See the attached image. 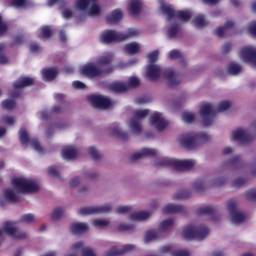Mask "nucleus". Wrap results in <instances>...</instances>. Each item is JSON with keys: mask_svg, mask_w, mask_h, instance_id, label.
Here are the masks:
<instances>
[{"mask_svg": "<svg viewBox=\"0 0 256 256\" xmlns=\"http://www.w3.org/2000/svg\"><path fill=\"white\" fill-rule=\"evenodd\" d=\"M111 63H113V54L99 56L96 64L95 62L84 64L80 69V73L84 77H87V79L107 77V75H111V73L115 71V68L111 66Z\"/></svg>", "mask_w": 256, "mask_h": 256, "instance_id": "f257e3e1", "label": "nucleus"}, {"mask_svg": "<svg viewBox=\"0 0 256 256\" xmlns=\"http://www.w3.org/2000/svg\"><path fill=\"white\" fill-rule=\"evenodd\" d=\"M141 30L135 28H128L126 32H117L115 30H104L100 36V41L104 45L111 43H120L121 41H127V39H133V37H139Z\"/></svg>", "mask_w": 256, "mask_h": 256, "instance_id": "f03ea898", "label": "nucleus"}, {"mask_svg": "<svg viewBox=\"0 0 256 256\" xmlns=\"http://www.w3.org/2000/svg\"><path fill=\"white\" fill-rule=\"evenodd\" d=\"M209 135L206 132H186L179 137V143L185 149H195L199 143H207Z\"/></svg>", "mask_w": 256, "mask_h": 256, "instance_id": "7ed1b4c3", "label": "nucleus"}, {"mask_svg": "<svg viewBox=\"0 0 256 256\" xmlns=\"http://www.w3.org/2000/svg\"><path fill=\"white\" fill-rule=\"evenodd\" d=\"M154 167H173L175 171H189V169H193V167H195V160L161 158L154 163Z\"/></svg>", "mask_w": 256, "mask_h": 256, "instance_id": "20e7f679", "label": "nucleus"}, {"mask_svg": "<svg viewBox=\"0 0 256 256\" xmlns=\"http://www.w3.org/2000/svg\"><path fill=\"white\" fill-rule=\"evenodd\" d=\"M160 9L164 15L167 16V21H172V19H180L182 23H187L191 21V12L188 10H178L175 11V8L171 4L161 3Z\"/></svg>", "mask_w": 256, "mask_h": 256, "instance_id": "39448f33", "label": "nucleus"}, {"mask_svg": "<svg viewBox=\"0 0 256 256\" xmlns=\"http://www.w3.org/2000/svg\"><path fill=\"white\" fill-rule=\"evenodd\" d=\"M12 186L18 193H37L39 191V184L23 177L12 179Z\"/></svg>", "mask_w": 256, "mask_h": 256, "instance_id": "423d86ee", "label": "nucleus"}, {"mask_svg": "<svg viewBox=\"0 0 256 256\" xmlns=\"http://www.w3.org/2000/svg\"><path fill=\"white\" fill-rule=\"evenodd\" d=\"M209 235V228L205 225L186 226L183 230V237L186 241H191V239L203 240Z\"/></svg>", "mask_w": 256, "mask_h": 256, "instance_id": "0eeeda50", "label": "nucleus"}, {"mask_svg": "<svg viewBox=\"0 0 256 256\" xmlns=\"http://www.w3.org/2000/svg\"><path fill=\"white\" fill-rule=\"evenodd\" d=\"M96 1L97 0H77L74 5L76 9L82 13H85V11L89 9L90 17H95V15H99V13H101V7L95 3Z\"/></svg>", "mask_w": 256, "mask_h": 256, "instance_id": "6e6552de", "label": "nucleus"}, {"mask_svg": "<svg viewBox=\"0 0 256 256\" xmlns=\"http://www.w3.org/2000/svg\"><path fill=\"white\" fill-rule=\"evenodd\" d=\"M149 115V110H135L134 117L130 120V129L135 135H140L143 128L141 127V119H145Z\"/></svg>", "mask_w": 256, "mask_h": 256, "instance_id": "1a4fd4ad", "label": "nucleus"}, {"mask_svg": "<svg viewBox=\"0 0 256 256\" xmlns=\"http://www.w3.org/2000/svg\"><path fill=\"white\" fill-rule=\"evenodd\" d=\"M199 115L203 120L204 127H209L213 125L217 112L210 103H206L200 107Z\"/></svg>", "mask_w": 256, "mask_h": 256, "instance_id": "9d476101", "label": "nucleus"}, {"mask_svg": "<svg viewBox=\"0 0 256 256\" xmlns=\"http://www.w3.org/2000/svg\"><path fill=\"white\" fill-rule=\"evenodd\" d=\"M19 141L22 146L30 142L31 147H33L34 151H37V153H43V151H45L43 146L39 143V140L35 138L29 139V133H27L25 128L19 130Z\"/></svg>", "mask_w": 256, "mask_h": 256, "instance_id": "9b49d317", "label": "nucleus"}, {"mask_svg": "<svg viewBox=\"0 0 256 256\" xmlns=\"http://www.w3.org/2000/svg\"><path fill=\"white\" fill-rule=\"evenodd\" d=\"M228 212L231 215L232 223H243L245 221V215L237 211V199L231 198L227 203Z\"/></svg>", "mask_w": 256, "mask_h": 256, "instance_id": "f8f14e48", "label": "nucleus"}, {"mask_svg": "<svg viewBox=\"0 0 256 256\" xmlns=\"http://www.w3.org/2000/svg\"><path fill=\"white\" fill-rule=\"evenodd\" d=\"M111 211V206L103 205V206H88L82 207L78 210V215H82L85 217L87 215H99L101 213H109Z\"/></svg>", "mask_w": 256, "mask_h": 256, "instance_id": "ddd939ff", "label": "nucleus"}, {"mask_svg": "<svg viewBox=\"0 0 256 256\" xmlns=\"http://www.w3.org/2000/svg\"><path fill=\"white\" fill-rule=\"evenodd\" d=\"M89 101L96 109H109V107H113V102L107 96L92 95L89 97Z\"/></svg>", "mask_w": 256, "mask_h": 256, "instance_id": "4468645a", "label": "nucleus"}, {"mask_svg": "<svg viewBox=\"0 0 256 256\" xmlns=\"http://www.w3.org/2000/svg\"><path fill=\"white\" fill-rule=\"evenodd\" d=\"M240 57L244 63H251L252 67H256V48L253 46H244L240 50Z\"/></svg>", "mask_w": 256, "mask_h": 256, "instance_id": "2eb2a0df", "label": "nucleus"}, {"mask_svg": "<svg viewBox=\"0 0 256 256\" xmlns=\"http://www.w3.org/2000/svg\"><path fill=\"white\" fill-rule=\"evenodd\" d=\"M232 141H239L242 145H247L255 139V135L249 134V130L238 129L234 131L231 135Z\"/></svg>", "mask_w": 256, "mask_h": 256, "instance_id": "dca6fc26", "label": "nucleus"}, {"mask_svg": "<svg viewBox=\"0 0 256 256\" xmlns=\"http://www.w3.org/2000/svg\"><path fill=\"white\" fill-rule=\"evenodd\" d=\"M149 121L151 125H154L157 131H164L167 128V125H169V122H167L166 119L163 118V114H161L160 112H154L150 116Z\"/></svg>", "mask_w": 256, "mask_h": 256, "instance_id": "f3484780", "label": "nucleus"}, {"mask_svg": "<svg viewBox=\"0 0 256 256\" xmlns=\"http://www.w3.org/2000/svg\"><path fill=\"white\" fill-rule=\"evenodd\" d=\"M3 232L8 237H14V239H27V233L17 232V227L13 226V223H11L10 221H6L4 223Z\"/></svg>", "mask_w": 256, "mask_h": 256, "instance_id": "a211bd4d", "label": "nucleus"}, {"mask_svg": "<svg viewBox=\"0 0 256 256\" xmlns=\"http://www.w3.org/2000/svg\"><path fill=\"white\" fill-rule=\"evenodd\" d=\"M63 94H56L55 99L56 101H59L58 105H55L51 109V113H55L56 115L59 113H65L67 109H69V102L64 100Z\"/></svg>", "mask_w": 256, "mask_h": 256, "instance_id": "6ab92c4d", "label": "nucleus"}, {"mask_svg": "<svg viewBox=\"0 0 256 256\" xmlns=\"http://www.w3.org/2000/svg\"><path fill=\"white\" fill-rule=\"evenodd\" d=\"M162 75L164 79H167L169 87H177L181 83L179 76L171 69L164 70Z\"/></svg>", "mask_w": 256, "mask_h": 256, "instance_id": "aec40b11", "label": "nucleus"}, {"mask_svg": "<svg viewBox=\"0 0 256 256\" xmlns=\"http://www.w3.org/2000/svg\"><path fill=\"white\" fill-rule=\"evenodd\" d=\"M196 213L199 216L208 215V217H210V221H219V216H217L215 207H213V205L200 207Z\"/></svg>", "mask_w": 256, "mask_h": 256, "instance_id": "412c9836", "label": "nucleus"}, {"mask_svg": "<svg viewBox=\"0 0 256 256\" xmlns=\"http://www.w3.org/2000/svg\"><path fill=\"white\" fill-rule=\"evenodd\" d=\"M134 249L135 245L133 244H125L122 249H117V247L113 246L106 252V256L124 255V253H129V251H133Z\"/></svg>", "mask_w": 256, "mask_h": 256, "instance_id": "4be33fe9", "label": "nucleus"}, {"mask_svg": "<svg viewBox=\"0 0 256 256\" xmlns=\"http://www.w3.org/2000/svg\"><path fill=\"white\" fill-rule=\"evenodd\" d=\"M157 155V150L153 148H142L140 152L134 153L130 157V161H138V159H143V157H155Z\"/></svg>", "mask_w": 256, "mask_h": 256, "instance_id": "5701e85b", "label": "nucleus"}, {"mask_svg": "<svg viewBox=\"0 0 256 256\" xmlns=\"http://www.w3.org/2000/svg\"><path fill=\"white\" fill-rule=\"evenodd\" d=\"M33 85H35V79L24 76L14 81L13 89H25V87H33Z\"/></svg>", "mask_w": 256, "mask_h": 256, "instance_id": "b1692460", "label": "nucleus"}, {"mask_svg": "<svg viewBox=\"0 0 256 256\" xmlns=\"http://www.w3.org/2000/svg\"><path fill=\"white\" fill-rule=\"evenodd\" d=\"M69 229L72 235H83V233L89 229V226L87 223L76 222L72 223Z\"/></svg>", "mask_w": 256, "mask_h": 256, "instance_id": "393cba45", "label": "nucleus"}, {"mask_svg": "<svg viewBox=\"0 0 256 256\" xmlns=\"http://www.w3.org/2000/svg\"><path fill=\"white\" fill-rule=\"evenodd\" d=\"M111 135L117 137V139H120L124 143L129 141V134L123 132L117 123L112 124Z\"/></svg>", "mask_w": 256, "mask_h": 256, "instance_id": "a878e982", "label": "nucleus"}, {"mask_svg": "<svg viewBox=\"0 0 256 256\" xmlns=\"http://www.w3.org/2000/svg\"><path fill=\"white\" fill-rule=\"evenodd\" d=\"M147 77L150 81H157L161 77V68L155 64L148 65Z\"/></svg>", "mask_w": 256, "mask_h": 256, "instance_id": "bb28decb", "label": "nucleus"}, {"mask_svg": "<svg viewBox=\"0 0 256 256\" xmlns=\"http://www.w3.org/2000/svg\"><path fill=\"white\" fill-rule=\"evenodd\" d=\"M121 19H123V12L119 9L112 11L108 16H106V21L110 25H117Z\"/></svg>", "mask_w": 256, "mask_h": 256, "instance_id": "cd10ccee", "label": "nucleus"}, {"mask_svg": "<svg viewBox=\"0 0 256 256\" xmlns=\"http://www.w3.org/2000/svg\"><path fill=\"white\" fill-rule=\"evenodd\" d=\"M224 167H229V169H241L243 168V160L240 155L233 156L229 161L224 163Z\"/></svg>", "mask_w": 256, "mask_h": 256, "instance_id": "c85d7f7f", "label": "nucleus"}, {"mask_svg": "<svg viewBox=\"0 0 256 256\" xmlns=\"http://www.w3.org/2000/svg\"><path fill=\"white\" fill-rule=\"evenodd\" d=\"M108 89L112 93H125L127 90V84L124 82L115 81L109 84Z\"/></svg>", "mask_w": 256, "mask_h": 256, "instance_id": "c756f323", "label": "nucleus"}, {"mask_svg": "<svg viewBox=\"0 0 256 256\" xmlns=\"http://www.w3.org/2000/svg\"><path fill=\"white\" fill-rule=\"evenodd\" d=\"M162 213H164L165 215L169 213H185V208L181 205L167 204L162 209Z\"/></svg>", "mask_w": 256, "mask_h": 256, "instance_id": "7c9ffc66", "label": "nucleus"}, {"mask_svg": "<svg viewBox=\"0 0 256 256\" xmlns=\"http://www.w3.org/2000/svg\"><path fill=\"white\" fill-rule=\"evenodd\" d=\"M235 23L231 20L226 21V23L224 24V26H219L216 30H215V34L217 35V37L222 38L225 36V33L227 31H229V29H233Z\"/></svg>", "mask_w": 256, "mask_h": 256, "instance_id": "2f4dec72", "label": "nucleus"}, {"mask_svg": "<svg viewBox=\"0 0 256 256\" xmlns=\"http://www.w3.org/2000/svg\"><path fill=\"white\" fill-rule=\"evenodd\" d=\"M141 1L140 0H130L129 1V6H128V11L130 15H139L141 13Z\"/></svg>", "mask_w": 256, "mask_h": 256, "instance_id": "473e14b6", "label": "nucleus"}, {"mask_svg": "<svg viewBox=\"0 0 256 256\" xmlns=\"http://www.w3.org/2000/svg\"><path fill=\"white\" fill-rule=\"evenodd\" d=\"M4 198L7 203L15 204L19 203V196L15 194V191L11 188L4 190Z\"/></svg>", "mask_w": 256, "mask_h": 256, "instance_id": "72a5a7b5", "label": "nucleus"}, {"mask_svg": "<svg viewBox=\"0 0 256 256\" xmlns=\"http://www.w3.org/2000/svg\"><path fill=\"white\" fill-rule=\"evenodd\" d=\"M151 217V213L149 211H140L131 213L129 216L130 221H146Z\"/></svg>", "mask_w": 256, "mask_h": 256, "instance_id": "f704fd0d", "label": "nucleus"}, {"mask_svg": "<svg viewBox=\"0 0 256 256\" xmlns=\"http://www.w3.org/2000/svg\"><path fill=\"white\" fill-rule=\"evenodd\" d=\"M42 74L45 81H53L54 79H57L59 71H57V68H45L42 70Z\"/></svg>", "mask_w": 256, "mask_h": 256, "instance_id": "c9c22d12", "label": "nucleus"}, {"mask_svg": "<svg viewBox=\"0 0 256 256\" xmlns=\"http://www.w3.org/2000/svg\"><path fill=\"white\" fill-rule=\"evenodd\" d=\"M141 50L139 43L137 42H130L124 46V51L128 55H137L139 51Z\"/></svg>", "mask_w": 256, "mask_h": 256, "instance_id": "e433bc0d", "label": "nucleus"}, {"mask_svg": "<svg viewBox=\"0 0 256 256\" xmlns=\"http://www.w3.org/2000/svg\"><path fill=\"white\" fill-rule=\"evenodd\" d=\"M63 159H75L77 157V150L72 147H65L62 149Z\"/></svg>", "mask_w": 256, "mask_h": 256, "instance_id": "4c0bfd02", "label": "nucleus"}, {"mask_svg": "<svg viewBox=\"0 0 256 256\" xmlns=\"http://www.w3.org/2000/svg\"><path fill=\"white\" fill-rule=\"evenodd\" d=\"M125 84L127 86V90L129 91V89H137V87L141 85V80H139L137 76H132L128 79V82Z\"/></svg>", "mask_w": 256, "mask_h": 256, "instance_id": "58836bf2", "label": "nucleus"}, {"mask_svg": "<svg viewBox=\"0 0 256 256\" xmlns=\"http://www.w3.org/2000/svg\"><path fill=\"white\" fill-rule=\"evenodd\" d=\"M16 105L17 102L14 99H5L1 102L2 109H5L6 111H12V109H15Z\"/></svg>", "mask_w": 256, "mask_h": 256, "instance_id": "ea45409f", "label": "nucleus"}, {"mask_svg": "<svg viewBox=\"0 0 256 256\" xmlns=\"http://www.w3.org/2000/svg\"><path fill=\"white\" fill-rule=\"evenodd\" d=\"M157 237H159V232L155 230H148L145 233L144 243H151V241H155Z\"/></svg>", "mask_w": 256, "mask_h": 256, "instance_id": "a19ab883", "label": "nucleus"}, {"mask_svg": "<svg viewBox=\"0 0 256 256\" xmlns=\"http://www.w3.org/2000/svg\"><path fill=\"white\" fill-rule=\"evenodd\" d=\"M171 227H173V219L168 218L161 222L158 229L161 233H163L165 231H169V229H171Z\"/></svg>", "mask_w": 256, "mask_h": 256, "instance_id": "79ce46f5", "label": "nucleus"}, {"mask_svg": "<svg viewBox=\"0 0 256 256\" xmlns=\"http://www.w3.org/2000/svg\"><path fill=\"white\" fill-rule=\"evenodd\" d=\"M40 39H49L53 35V30L50 26H42L40 28Z\"/></svg>", "mask_w": 256, "mask_h": 256, "instance_id": "37998d69", "label": "nucleus"}, {"mask_svg": "<svg viewBox=\"0 0 256 256\" xmlns=\"http://www.w3.org/2000/svg\"><path fill=\"white\" fill-rule=\"evenodd\" d=\"M241 71V65L230 63L227 67V73L228 75H239Z\"/></svg>", "mask_w": 256, "mask_h": 256, "instance_id": "c03bdc74", "label": "nucleus"}, {"mask_svg": "<svg viewBox=\"0 0 256 256\" xmlns=\"http://www.w3.org/2000/svg\"><path fill=\"white\" fill-rule=\"evenodd\" d=\"M191 197V191L189 190H182L180 192H177L174 196V201H179L183 199H189Z\"/></svg>", "mask_w": 256, "mask_h": 256, "instance_id": "a18cd8bd", "label": "nucleus"}, {"mask_svg": "<svg viewBox=\"0 0 256 256\" xmlns=\"http://www.w3.org/2000/svg\"><path fill=\"white\" fill-rule=\"evenodd\" d=\"M179 23H174L169 29H168V37L169 39H175L176 35H179Z\"/></svg>", "mask_w": 256, "mask_h": 256, "instance_id": "49530a36", "label": "nucleus"}, {"mask_svg": "<svg viewBox=\"0 0 256 256\" xmlns=\"http://www.w3.org/2000/svg\"><path fill=\"white\" fill-rule=\"evenodd\" d=\"M192 23L195 27H205V25H207V21L205 20V16L203 15L196 16L192 20Z\"/></svg>", "mask_w": 256, "mask_h": 256, "instance_id": "de8ad7c7", "label": "nucleus"}, {"mask_svg": "<svg viewBox=\"0 0 256 256\" xmlns=\"http://www.w3.org/2000/svg\"><path fill=\"white\" fill-rule=\"evenodd\" d=\"M92 225L94 227H96V229H105V227H107V225H109V222L107 220H103V219H95L93 221Z\"/></svg>", "mask_w": 256, "mask_h": 256, "instance_id": "09e8293b", "label": "nucleus"}, {"mask_svg": "<svg viewBox=\"0 0 256 256\" xmlns=\"http://www.w3.org/2000/svg\"><path fill=\"white\" fill-rule=\"evenodd\" d=\"M23 43H25V35L18 34L14 36L11 47H15V45H23Z\"/></svg>", "mask_w": 256, "mask_h": 256, "instance_id": "8fccbe9b", "label": "nucleus"}, {"mask_svg": "<svg viewBox=\"0 0 256 256\" xmlns=\"http://www.w3.org/2000/svg\"><path fill=\"white\" fill-rule=\"evenodd\" d=\"M89 153L90 157H92L94 161H99V159L103 157V155L99 154V151L97 150V148H95V146H91L89 148Z\"/></svg>", "mask_w": 256, "mask_h": 256, "instance_id": "3c124183", "label": "nucleus"}, {"mask_svg": "<svg viewBox=\"0 0 256 256\" xmlns=\"http://www.w3.org/2000/svg\"><path fill=\"white\" fill-rule=\"evenodd\" d=\"M230 107H231L230 101H222L218 104L217 112L223 113V112L227 111V109H229Z\"/></svg>", "mask_w": 256, "mask_h": 256, "instance_id": "603ef678", "label": "nucleus"}, {"mask_svg": "<svg viewBox=\"0 0 256 256\" xmlns=\"http://www.w3.org/2000/svg\"><path fill=\"white\" fill-rule=\"evenodd\" d=\"M182 120L184 123H193L195 121V114L189 112L182 113Z\"/></svg>", "mask_w": 256, "mask_h": 256, "instance_id": "864d4df0", "label": "nucleus"}, {"mask_svg": "<svg viewBox=\"0 0 256 256\" xmlns=\"http://www.w3.org/2000/svg\"><path fill=\"white\" fill-rule=\"evenodd\" d=\"M227 183V178L225 177H218L214 180H212L211 185L212 187H223Z\"/></svg>", "mask_w": 256, "mask_h": 256, "instance_id": "5fc2aeb1", "label": "nucleus"}, {"mask_svg": "<svg viewBox=\"0 0 256 256\" xmlns=\"http://www.w3.org/2000/svg\"><path fill=\"white\" fill-rule=\"evenodd\" d=\"M63 208H55L51 214L52 221H57V219H61L63 217Z\"/></svg>", "mask_w": 256, "mask_h": 256, "instance_id": "6e6d98bb", "label": "nucleus"}, {"mask_svg": "<svg viewBox=\"0 0 256 256\" xmlns=\"http://www.w3.org/2000/svg\"><path fill=\"white\" fill-rule=\"evenodd\" d=\"M147 58L150 63H157V60L159 59V50L150 52Z\"/></svg>", "mask_w": 256, "mask_h": 256, "instance_id": "4d7b16f0", "label": "nucleus"}, {"mask_svg": "<svg viewBox=\"0 0 256 256\" xmlns=\"http://www.w3.org/2000/svg\"><path fill=\"white\" fill-rule=\"evenodd\" d=\"M119 231H129L130 233H133L135 231V225L133 224H120L118 226Z\"/></svg>", "mask_w": 256, "mask_h": 256, "instance_id": "13d9d810", "label": "nucleus"}, {"mask_svg": "<svg viewBox=\"0 0 256 256\" xmlns=\"http://www.w3.org/2000/svg\"><path fill=\"white\" fill-rule=\"evenodd\" d=\"M245 197L248 201H256V189L252 188L245 192Z\"/></svg>", "mask_w": 256, "mask_h": 256, "instance_id": "bf43d9fd", "label": "nucleus"}, {"mask_svg": "<svg viewBox=\"0 0 256 256\" xmlns=\"http://www.w3.org/2000/svg\"><path fill=\"white\" fill-rule=\"evenodd\" d=\"M20 221L22 223H33L35 221V216L33 214H24L22 215Z\"/></svg>", "mask_w": 256, "mask_h": 256, "instance_id": "052dcab7", "label": "nucleus"}, {"mask_svg": "<svg viewBox=\"0 0 256 256\" xmlns=\"http://www.w3.org/2000/svg\"><path fill=\"white\" fill-rule=\"evenodd\" d=\"M246 183H247V180H245L242 177H239L232 181V187H236V188L243 187V185H245Z\"/></svg>", "mask_w": 256, "mask_h": 256, "instance_id": "680f3d73", "label": "nucleus"}, {"mask_svg": "<svg viewBox=\"0 0 256 256\" xmlns=\"http://www.w3.org/2000/svg\"><path fill=\"white\" fill-rule=\"evenodd\" d=\"M48 175L53 179L59 177V171L57 170V166H50L48 168Z\"/></svg>", "mask_w": 256, "mask_h": 256, "instance_id": "e2e57ef3", "label": "nucleus"}, {"mask_svg": "<svg viewBox=\"0 0 256 256\" xmlns=\"http://www.w3.org/2000/svg\"><path fill=\"white\" fill-rule=\"evenodd\" d=\"M194 189L196 191H203V189H205V181L201 180H197L196 182H194V185H193Z\"/></svg>", "mask_w": 256, "mask_h": 256, "instance_id": "0e129e2a", "label": "nucleus"}, {"mask_svg": "<svg viewBox=\"0 0 256 256\" xmlns=\"http://www.w3.org/2000/svg\"><path fill=\"white\" fill-rule=\"evenodd\" d=\"M168 57L169 59H181V52L179 50H171Z\"/></svg>", "mask_w": 256, "mask_h": 256, "instance_id": "69168bd1", "label": "nucleus"}, {"mask_svg": "<svg viewBox=\"0 0 256 256\" xmlns=\"http://www.w3.org/2000/svg\"><path fill=\"white\" fill-rule=\"evenodd\" d=\"M82 256H95V252L89 247L82 248Z\"/></svg>", "mask_w": 256, "mask_h": 256, "instance_id": "338daca9", "label": "nucleus"}, {"mask_svg": "<svg viewBox=\"0 0 256 256\" xmlns=\"http://www.w3.org/2000/svg\"><path fill=\"white\" fill-rule=\"evenodd\" d=\"M248 33L252 36V37H256V22H253L249 28H248Z\"/></svg>", "mask_w": 256, "mask_h": 256, "instance_id": "774afa93", "label": "nucleus"}]
</instances>
